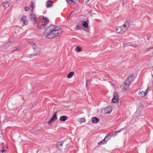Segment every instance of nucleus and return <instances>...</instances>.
Returning a JSON list of instances; mask_svg holds the SVG:
<instances>
[{
  "label": "nucleus",
  "instance_id": "1",
  "mask_svg": "<svg viewBox=\"0 0 153 153\" xmlns=\"http://www.w3.org/2000/svg\"><path fill=\"white\" fill-rule=\"evenodd\" d=\"M45 31L48 33L46 35V38L51 39L59 36L62 32V30L61 29H58L56 25H51L46 29Z\"/></svg>",
  "mask_w": 153,
  "mask_h": 153
},
{
  "label": "nucleus",
  "instance_id": "2",
  "mask_svg": "<svg viewBox=\"0 0 153 153\" xmlns=\"http://www.w3.org/2000/svg\"><path fill=\"white\" fill-rule=\"evenodd\" d=\"M130 27L129 22H126L124 24L116 27V31L119 33L122 34L126 32Z\"/></svg>",
  "mask_w": 153,
  "mask_h": 153
},
{
  "label": "nucleus",
  "instance_id": "3",
  "mask_svg": "<svg viewBox=\"0 0 153 153\" xmlns=\"http://www.w3.org/2000/svg\"><path fill=\"white\" fill-rule=\"evenodd\" d=\"M67 146L66 144H64L62 142H59L56 143L57 148L60 151H62L63 149H65Z\"/></svg>",
  "mask_w": 153,
  "mask_h": 153
},
{
  "label": "nucleus",
  "instance_id": "4",
  "mask_svg": "<svg viewBox=\"0 0 153 153\" xmlns=\"http://www.w3.org/2000/svg\"><path fill=\"white\" fill-rule=\"evenodd\" d=\"M148 89V88L146 87H144L141 88L139 93V95L141 97H144L147 93V91Z\"/></svg>",
  "mask_w": 153,
  "mask_h": 153
},
{
  "label": "nucleus",
  "instance_id": "5",
  "mask_svg": "<svg viewBox=\"0 0 153 153\" xmlns=\"http://www.w3.org/2000/svg\"><path fill=\"white\" fill-rule=\"evenodd\" d=\"M57 112L55 111L54 112L53 115L51 117L50 120L48 123L49 125H51L53 122H55L57 120Z\"/></svg>",
  "mask_w": 153,
  "mask_h": 153
},
{
  "label": "nucleus",
  "instance_id": "6",
  "mask_svg": "<svg viewBox=\"0 0 153 153\" xmlns=\"http://www.w3.org/2000/svg\"><path fill=\"white\" fill-rule=\"evenodd\" d=\"M131 82V81L129 80L128 79H127L125 81L122 85V87H123V88H122V89H124V90L128 89V86Z\"/></svg>",
  "mask_w": 153,
  "mask_h": 153
},
{
  "label": "nucleus",
  "instance_id": "7",
  "mask_svg": "<svg viewBox=\"0 0 153 153\" xmlns=\"http://www.w3.org/2000/svg\"><path fill=\"white\" fill-rule=\"evenodd\" d=\"M30 20L32 23L35 24L37 21L36 16L34 14H32L30 16Z\"/></svg>",
  "mask_w": 153,
  "mask_h": 153
},
{
  "label": "nucleus",
  "instance_id": "8",
  "mask_svg": "<svg viewBox=\"0 0 153 153\" xmlns=\"http://www.w3.org/2000/svg\"><path fill=\"white\" fill-rule=\"evenodd\" d=\"M119 99L118 93L115 92L113 94V98L112 99V102L114 103H116L118 102Z\"/></svg>",
  "mask_w": 153,
  "mask_h": 153
},
{
  "label": "nucleus",
  "instance_id": "9",
  "mask_svg": "<svg viewBox=\"0 0 153 153\" xmlns=\"http://www.w3.org/2000/svg\"><path fill=\"white\" fill-rule=\"evenodd\" d=\"M46 25L42 21L39 22L37 25V28L39 29H42L44 28Z\"/></svg>",
  "mask_w": 153,
  "mask_h": 153
},
{
  "label": "nucleus",
  "instance_id": "10",
  "mask_svg": "<svg viewBox=\"0 0 153 153\" xmlns=\"http://www.w3.org/2000/svg\"><path fill=\"white\" fill-rule=\"evenodd\" d=\"M22 19L23 23L25 25H27L28 23V20L26 16H23L22 18Z\"/></svg>",
  "mask_w": 153,
  "mask_h": 153
},
{
  "label": "nucleus",
  "instance_id": "11",
  "mask_svg": "<svg viewBox=\"0 0 153 153\" xmlns=\"http://www.w3.org/2000/svg\"><path fill=\"white\" fill-rule=\"evenodd\" d=\"M99 121V119L97 118L96 117H93L92 118L91 120L92 122L94 124L97 123Z\"/></svg>",
  "mask_w": 153,
  "mask_h": 153
},
{
  "label": "nucleus",
  "instance_id": "12",
  "mask_svg": "<svg viewBox=\"0 0 153 153\" xmlns=\"http://www.w3.org/2000/svg\"><path fill=\"white\" fill-rule=\"evenodd\" d=\"M75 50L76 52H81L82 50V48L81 46H78L76 47Z\"/></svg>",
  "mask_w": 153,
  "mask_h": 153
},
{
  "label": "nucleus",
  "instance_id": "13",
  "mask_svg": "<svg viewBox=\"0 0 153 153\" xmlns=\"http://www.w3.org/2000/svg\"><path fill=\"white\" fill-rule=\"evenodd\" d=\"M7 149V146H4L3 147V150H0V153H6Z\"/></svg>",
  "mask_w": 153,
  "mask_h": 153
},
{
  "label": "nucleus",
  "instance_id": "14",
  "mask_svg": "<svg viewBox=\"0 0 153 153\" xmlns=\"http://www.w3.org/2000/svg\"><path fill=\"white\" fill-rule=\"evenodd\" d=\"M42 22L46 25V24L49 22V21L47 18L43 17Z\"/></svg>",
  "mask_w": 153,
  "mask_h": 153
},
{
  "label": "nucleus",
  "instance_id": "15",
  "mask_svg": "<svg viewBox=\"0 0 153 153\" xmlns=\"http://www.w3.org/2000/svg\"><path fill=\"white\" fill-rule=\"evenodd\" d=\"M81 22L83 26L85 28H87L88 27V24L87 21H84L83 22Z\"/></svg>",
  "mask_w": 153,
  "mask_h": 153
},
{
  "label": "nucleus",
  "instance_id": "16",
  "mask_svg": "<svg viewBox=\"0 0 153 153\" xmlns=\"http://www.w3.org/2000/svg\"><path fill=\"white\" fill-rule=\"evenodd\" d=\"M60 121H64L67 120V117L66 116H61L59 118Z\"/></svg>",
  "mask_w": 153,
  "mask_h": 153
},
{
  "label": "nucleus",
  "instance_id": "17",
  "mask_svg": "<svg viewBox=\"0 0 153 153\" xmlns=\"http://www.w3.org/2000/svg\"><path fill=\"white\" fill-rule=\"evenodd\" d=\"M107 140H105V138L100 142L98 143L99 145H101L102 144H104L106 143L107 142Z\"/></svg>",
  "mask_w": 153,
  "mask_h": 153
},
{
  "label": "nucleus",
  "instance_id": "18",
  "mask_svg": "<svg viewBox=\"0 0 153 153\" xmlns=\"http://www.w3.org/2000/svg\"><path fill=\"white\" fill-rule=\"evenodd\" d=\"M74 73L72 71L70 72L67 75V77L68 78H71L73 75L74 74Z\"/></svg>",
  "mask_w": 153,
  "mask_h": 153
},
{
  "label": "nucleus",
  "instance_id": "19",
  "mask_svg": "<svg viewBox=\"0 0 153 153\" xmlns=\"http://www.w3.org/2000/svg\"><path fill=\"white\" fill-rule=\"evenodd\" d=\"M133 76L134 74H131L128 76L127 79L132 82L133 79Z\"/></svg>",
  "mask_w": 153,
  "mask_h": 153
},
{
  "label": "nucleus",
  "instance_id": "20",
  "mask_svg": "<svg viewBox=\"0 0 153 153\" xmlns=\"http://www.w3.org/2000/svg\"><path fill=\"white\" fill-rule=\"evenodd\" d=\"M53 3L52 1H48L46 3V7H51L52 4Z\"/></svg>",
  "mask_w": 153,
  "mask_h": 153
},
{
  "label": "nucleus",
  "instance_id": "21",
  "mask_svg": "<svg viewBox=\"0 0 153 153\" xmlns=\"http://www.w3.org/2000/svg\"><path fill=\"white\" fill-rule=\"evenodd\" d=\"M112 108L111 107H108L106 109V111H107L106 112L107 113H110L111 111L112 110Z\"/></svg>",
  "mask_w": 153,
  "mask_h": 153
},
{
  "label": "nucleus",
  "instance_id": "22",
  "mask_svg": "<svg viewBox=\"0 0 153 153\" xmlns=\"http://www.w3.org/2000/svg\"><path fill=\"white\" fill-rule=\"evenodd\" d=\"M68 2L71 4H74L75 3V0H66Z\"/></svg>",
  "mask_w": 153,
  "mask_h": 153
},
{
  "label": "nucleus",
  "instance_id": "23",
  "mask_svg": "<svg viewBox=\"0 0 153 153\" xmlns=\"http://www.w3.org/2000/svg\"><path fill=\"white\" fill-rule=\"evenodd\" d=\"M111 137V136L110 135L107 134L105 136L104 138H105V139H106L107 138L108 139L106 140H107V141H108V140H109V139H110Z\"/></svg>",
  "mask_w": 153,
  "mask_h": 153
},
{
  "label": "nucleus",
  "instance_id": "24",
  "mask_svg": "<svg viewBox=\"0 0 153 153\" xmlns=\"http://www.w3.org/2000/svg\"><path fill=\"white\" fill-rule=\"evenodd\" d=\"M30 6L32 8V12L33 11L34 7V4L33 2H31L30 3Z\"/></svg>",
  "mask_w": 153,
  "mask_h": 153
},
{
  "label": "nucleus",
  "instance_id": "25",
  "mask_svg": "<svg viewBox=\"0 0 153 153\" xmlns=\"http://www.w3.org/2000/svg\"><path fill=\"white\" fill-rule=\"evenodd\" d=\"M85 119L84 118H82L80 119V122H84L85 121Z\"/></svg>",
  "mask_w": 153,
  "mask_h": 153
},
{
  "label": "nucleus",
  "instance_id": "26",
  "mask_svg": "<svg viewBox=\"0 0 153 153\" xmlns=\"http://www.w3.org/2000/svg\"><path fill=\"white\" fill-rule=\"evenodd\" d=\"M76 27L78 28L79 29H80V26L79 25H78L76 26Z\"/></svg>",
  "mask_w": 153,
  "mask_h": 153
},
{
  "label": "nucleus",
  "instance_id": "27",
  "mask_svg": "<svg viewBox=\"0 0 153 153\" xmlns=\"http://www.w3.org/2000/svg\"><path fill=\"white\" fill-rule=\"evenodd\" d=\"M29 10V8L28 7H25V11H28Z\"/></svg>",
  "mask_w": 153,
  "mask_h": 153
},
{
  "label": "nucleus",
  "instance_id": "28",
  "mask_svg": "<svg viewBox=\"0 0 153 153\" xmlns=\"http://www.w3.org/2000/svg\"><path fill=\"white\" fill-rule=\"evenodd\" d=\"M74 29L75 30H79L78 28L76 26L74 28Z\"/></svg>",
  "mask_w": 153,
  "mask_h": 153
},
{
  "label": "nucleus",
  "instance_id": "29",
  "mask_svg": "<svg viewBox=\"0 0 153 153\" xmlns=\"http://www.w3.org/2000/svg\"><path fill=\"white\" fill-rule=\"evenodd\" d=\"M74 12V11H71V13L70 14V15L71 14V13H72Z\"/></svg>",
  "mask_w": 153,
  "mask_h": 153
},
{
  "label": "nucleus",
  "instance_id": "30",
  "mask_svg": "<svg viewBox=\"0 0 153 153\" xmlns=\"http://www.w3.org/2000/svg\"><path fill=\"white\" fill-rule=\"evenodd\" d=\"M86 2H87L89 0H84Z\"/></svg>",
  "mask_w": 153,
  "mask_h": 153
},
{
  "label": "nucleus",
  "instance_id": "31",
  "mask_svg": "<svg viewBox=\"0 0 153 153\" xmlns=\"http://www.w3.org/2000/svg\"><path fill=\"white\" fill-rule=\"evenodd\" d=\"M87 31H89V30H87Z\"/></svg>",
  "mask_w": 153,
  "mask_h": 153
},
{
  "label": "nucleus",
  "instance_id": "32",
  "mask_svg": "<svg viewBox=\"0 0 153 153\" xmlns=\"http://www.w3.org/2000/svg\"><path fill=\"white\" fill-rule=\"evenodd\" d=\"M120 131H117L118 132H119Z\"/></svg>",
  "mask_w": 153,
  "mask_h": 153
}]
</instances>
